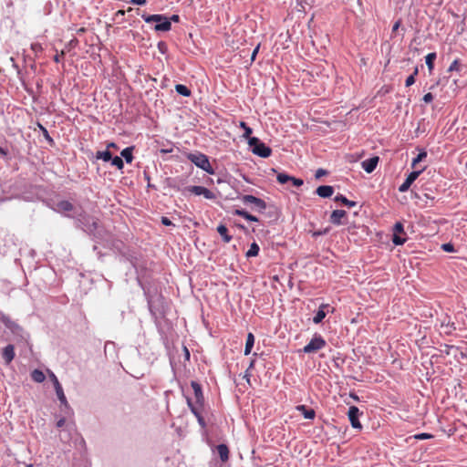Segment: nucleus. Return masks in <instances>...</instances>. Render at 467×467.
Instances as JSON below:
<instances>
[{
  "label": "nucleus",
  "mask_w": 467,
  "mask_h": 467,
  "mask_svg": "<svg viewBox=\"0 0 467 467\" xmlns=\"http://www.w3.org/2000/svg\"><path fill=\"white\" fill-rule=\"evenodd\" d=\"M191 386L193 389V398H186L187 405L192 413L196 417L200 426L204 429L206 422L202 414L205 410V400L202 389L201 385L196 381H192Z\"/></svg>",
  "instance_id": "nucleus-1"
},
{
  "label": "nucleus",
  "mask_w": 467,
  "mask_h": 467,
  "mask_svg": "<svg viewBox=\"0 0 467 467\" xmlns=\"http://www.w3.org/2000/svg\"><path fill=\"white\" fill-rule=\"evenodd\" d=\"M142 19L150 24L156 23L155 31L168 32L171 29V23L168 17L163 15H141Z\"/></svg>",
  "instance_id": "nucleus-2"
},
{
  "label": "nucleus",
  "mask_w": 467,
  "mask_h": 467,
  "mask_svg": "<svg viewBox=\"0 0 467 467\" xmlns=\"http://www.w3.org/2000/svg\"><path fill=\"white\" fill-rule=\"evenodd\" d=\"M188 159L194 163L200 169L205 171L209 174H214V170L213 169L208 157L202 153H191L188 155Z\"/></svg>",
  "instance_id": "nucleus-3"
},
{
  "label": "nucleus",
  "mask_w": 467,
  "mask_h": 467,
  "mask_svg": "<svg viewBox=\"0 0 467 467\" xmlns=\"http://www.w3.org/2000/svg\"><path fill=\"white\" fill-rule=\"evenodd\" d=\"M249 145L253 147V153L260 157L267 158L272 153V150L269 147H267L264 142H261L258 138H250Z\"/></svg>",
  "instance_id": "nucleus-4"
},
{
  "label": "nucleus",
  "mask_w": 467,
  "mask_h": 467,
  "mask_svg": "<svg viewBox=\"0 0 467 467\" xmlns=\"http://www.w3.org/2000/svg\"><path fill=\"white\" fill-rule=\"evenodd\" d=\"M241 200L244 203L253 204L254 206V208L260 212L265 210V208H266L265 202L260 198L254 196V195H249V194L244 195V196H242Z\"/></svg>",
  "instance_id": "nucleus-5"
},
{
  "label": "nucleus",
  "mask_w": 467,
  "mask_h": 467,
  "mask_svg": "<svg viewBox=\"0 0 467 467\" xmlns=\"http://www.w3.org/2000/svg\"><path fill=\"white\" fill-rule=\"evenodd\" d=\"M327 343L320 335H315L307 345L302 350H319L326 347Z\"/></svg>",
  "instance_id": "nucleus-6"
},
{
  "label": "nucleus",
  "mask_w": 467,
  "mask_h": 467,
  "mask_svg": "<svg viewBox=\"0 0 467 467\" xmlns=\"http://www.w3.org/2000/svg\"><path fill=\"white\" fill-rule=\"evenodd\" d=\"M362 412L359 411L358 408L356 407V406H351L348 410V420L351 423V426L354 428V429H358V430H361L362 429V425L358 420V417L359 415H361Z\"/></svg>",
  "instance_id": "nucleus-7"
},
{
  "label": "nucleus",
  "mask_w": 467,
  "mask_h": 467,
  "mask_svg": "<svg viewBox=\"0 0 467 467\" xmlns=\"http://www.w3.org/2000/svg\"><path fill=\"white\" fill-rule=\"evenodd\" d=\"M423 169L420 170V171H411L408 177L406 178V180L404 181V182L399 187V191L400 192H407L410 187L411 186V184L417 180V178L420 176V174L422 172Z\"/></svg>",
  "instance_id": "nucleus-8"
},
{
  "label": "nucleus",
  "mask_w": 467,
  "mask_h": 467,
  "mask_svg": "<svg viewBox=\"0 0 467 467\" xmlns=\"http://www.w3.org/2000/svg\"><path fill=\"white\" fill-rule=\"evenodd\" d=\"M50 378H51V380L53 381L54 383V387H55V389H56V393H57V396L59 400V401L64 404L65 406L67 405V398L64 394V391H63V389L57 379V378L56 377V375L54 373H50Z\"/></svg>",
  "instance_id": "nucleus-9"
},
{
  "label": "nucleus",
  "mask_w": 467,
  "mask_h": 467,
  "mask_svg": "<svg viewBox=\"0 0 467 467\" xmlns=\"http://www.w3.org/2000/svg\"><path fill=\"white\" fill-rule=\"evenodd\" d=\"M189 192L195 195H203L206 199L212 200L214 199V193L209 189L203 186H191L188 189Z\"/></svg>",
  "instance_id": "nucleus-10"
},
{
  "label": "nucleus",
  "mask_w": 467,
  "mask_h": 467,
  "mask_svg": "<svg viewBox=\"0 0 467 467\" xmlns=\"http://www.w3.org/2000/svg\"><path fill=\"white\" fill-rule=\"evenodd\" d=\"M379 161V158L378 156H374L362 161L361 166L368 173H371L376 169Z\"/></svg>",
  "instance_id": "nucleus-11"
},
{
  "label": "nucleus",
  "mask_w": 467,
  "mask_h": 467,
  "mask_svg": "<svg viewBox=\"0 0 467 467\" xmlns=\"http://www.w3.org/2000/svg\"><path fill=\"white\" fill-rule=\"evenodd\" d=\"M347 215L346 211L344 210H335L330 214L329 221L331 223L335 225H340L342 224V219L345 218Z\"/></svg>",
  "instance_id": "nucleus-12"
},
{
  "label": "nucleus",
  "mask_w": 467,
  "mask_h": 467,
  "mask_svg": "<svg viewBox=\"0 0 467 467\" xmlns=\"http://www.w3.org/2000/svg\"><path fill=\"white\" fill-rule=\"evenodd\" d=\"M316 192L322 198H329L334 193V188L330 185H321L317 188Z\"/></svg>",
  "instance_id": "nucleus-13"
},
{
  "label": "nucleus",
  "mask_w": 467,
  "mask_h": 467,
  "mask_svg": "<svg viewBox=\"0 0 467 467\" xmlns=\"http://www.w3.org/2000/svg\"><path fill=\"white\" fill-rule=\"evenodd\" d=\"M400 233H403V225L400 223H397L394 225V235H393V239H392V242L396 245H400V244H403L405 243V239L400 238L399 236V234H400Z\"/></svg>",
  "instance_id": "nucleus-14"
},
{
  "label": "nucleus",
  "mask_w": 467,
  "mask_h": 467,
  "mask_svg": "<svg viewBox=\"0 0 467 467\" xmlns=\"http://www.w3.org/2000/svg\"><path fill=\"white\" fill-rule=\"evenodd\" d=\"M216 451L220 456V459L223 462H225L229 460V449L225 444H219L216 447Z\"/></svg>",
  "instance_id": "nucleus-15"
},
{
  "label": "nucleus",
  "mask_w": 467,
  "mask_h": 467,
  "mask_svg": "<svg viewBox=\"0 0 467 467\" xmlns=\"http://www.w3.org/2000/svg\"><path fill=\"white\" fill-rule=\"evenodd\" d=\"M296 410L302 412L304 417L308 420H313L316 416V412L313 409H307L306 405H298L296 407Z\"/></svg>",
  "instance_id": "nucleus-16"
},
{
  "label": "nucleus",
  "mask_w": 467,
  "mask_h": 467,
  "mask_svg": "<svg viewBox=\"0 0 467 467\" xmlns=\"http://www.w3.org/2000/svg\"><path fill=\"white\" fill-rule=\"evenodd\" d=\"M57 209L61 213H68L74 210V205L68 201H60L57 203Z\"/></svg>",
  "instance_id": "nucleus-17"
},
{
  "label": "nucleus",
  "mask_w": 467,
  "mask_h": 467,
  "mask_svg": "<svg viewBox=\"0 0 467 467\" xmlns=\"http://www.w3.org/2000/svg\"><path fill=\"white\" fill-rule=\"evenodd\" d=\"M217 232L223 238L224 243H230L232 240V235L228 234V229L225 225L220 224L217 226Z\"/></svg>",
  "instance_id": "nucleus-18"
},
{
  "label": "nucleus",
  "mask_w": 467,
  "mask_h": 467,
  "mask_svg": "<svg viewBox=\"0 0 467 467\" xmlns=\"http://www.w3.org/2000/svg\"><path fill=\"white\" fill-rule=\"evenodd\" d=\"M234 213L235 215L241 216V217H243V218H244V219H246L248 221H251V222H258L259 221L256 216L250 214L248 212H246L244 210H238L237 209V210H235L234 212Z\"/></svg>",
  "instance_id": "nucleus-19"
},
{
  "label": "nucleus",
  "mask_w": 467,
  "mask_h": 467,
  "mask_svg": "<svg viewBox=\"0 0 467 467\" xmlns=\"http://www.w3.org/2000/svg\"><path fill=\"white\" fill-rule=\"evenodd\" d=\"M31 378L32 379L35 381V382H37V383H41L45 380L46 379V376L45 374L43 373V371L39 370V369H34L32 372H31Z\"/></svg>",
  "instance_id": "nucleus-20"
},
{
  "label": "nucleus",
  "mask_w": 467,
  "mask_h": 467,
  "mask_svg": "<svg viewBox=\"0 0 467 467\" xmlns=\"http://www.w3.org/2000/svg\"><path fill=\"white\" fill-rule=\"evenodd\" d=\"M327 306V305H322L317 314L315 315L313 318V322L315 324L320 323L326 317V312L324 311V308Z\"/></svg>",
  "instance_id": "nucleus-21"
},
{
  "label": "nucleus",
  "mask_w": 467,
  "mask_h": 467,
  "mask_svg": "<svg viewBox=\"0 0 467 467\" xmlns=\"http://www.w3.org/2000/svg\"><path fill=\"white\" fill-rule=\"evenodd\" d=\"M133 148L128 147L121 150L120 155L125 159L128 163H130L133 160L132 155Z\"/></svg>",
  "instance_id": "nucleus-22"
},
{
  "label": "nucleus",
  "mask_w": 467,
  "mask_h": 467,
  "mask_svg": "<svg viewBox=\"0 0 467 467\" xmlns=\"http://www.w3.org/2000/svg\"><path fill=\"white\" fill-rule=\"evenodd\" d=\"M96 158L98 160H103L104 161H109L112 159V154L109 150L105 151L99 150L96 152Z\"/></svg>",
  "instance_id": "nucleus-23"
},
{
  "label": "nucleus",
  "mask_w": 467,
  "mask_h": 467,
  "mask_svg": "<svg viewBox=\"0 0 467 467\" xmlns=\"http://www.w3.org/2000/svg\"><path fill=\"white\" fill-rule=\"evenodd\" d=\"M436 59V53H429L425 57V62L430 71L433 69L434 60Z\"/></svg>",
  "instance_id": "nucleus-24"
},
{
  "label": "nucleus",
  "mask_w": 467,
  "mask_h": 467,
  "mask_svg": "<svg viewBox=\"0 0 467 467\" xmlns=\"http://www.w3.org/2000/svg\"><path fill=\"white\" fill-rule=\"evenodd\" d=\"M259 250H260V248H259L258 244L255 242H254L253 244H251L250 248L246 252L245 255H246V257L256 256L259 253Z\"/></svg>",
  "instance_id": "nucleus-25"
},
{
  "label": "nucleus",
  "mask_w": 467,
  "mask_h": 467,
  "mask_svg": "<svg viewBox=\"0 0 467 467\" xmlns=\"http://www.w3.org/2000/svg\"><path fill=\"white\" fill-rule=\"evenodd\" d=\"M175 90L177 91V93L184 97H189L191 95V90L182 84H177L175 86Z\"/></svg>",
  "instance_id": "nucleus-26"
},
{
  "label": "nucleus",
  "mask_w": 467,
  "mask_h": 467,
  "mask_svg": "<svg viewBox=\"0 0 467 467\" xmlns=\"http://www.w3.org/2000/svg\"><path fill=\"white\" fill-rule=\"evenodd\" d=\"M335 201L340 202L341 203H343L348 207H354L357 204L355 202L348 200L345 196H343L341 194L336 196Z\"/></svg>",
  "instance_id": "nucleus-27"
},
{
  "label": "nucleus",
  "mask_w": 467,
  "mask_h": 467,
  "mask_svg": "<svg viewBox=\"0 0 467 467\" xmlns=\"http://www.w3.org/2000/svg\"><path fill=\"white\" fill-rule=\"evenodd\" d=\"M254 337L252 333H249L247 335L244 350H251L254 347Z\"/></svg>",
  "instance_id": "nucleus-28"
},
{
  "label": "nucleus",
  "mask_w": 467,
  "mask_h": 467,
  "mask_svg": "<svg viewBox=\"0 0 467 467\" xmlns=\"http://www.w3.org/2000/svg\"><path fill=\"white\" fill-rule=\"evenodd\" d=\"M15 358V352H2V358L5 364L8 365Z\"/></svg>",
  "instance_id": "nucleus-29"
},
{
  "label": "nucleus",
  "mask_w": 467,
  "mask_h": 467,
  "mask_svg": "<svg viewBox=\"0 0 467 467\" xmlns=\"http://www.w3.org/2000/svg\"><path fill=\"white\" fill-rule=\"evenodd\" d=\"M110 161H111V164L116 166L119 170H122L123 169L124 163H123V161H122V159L120 157L115 156Z\"/></svg>",
  "instance_id": "nucleus-30"
},
{
  "label": "nucleus",
  "mask_w": 467,
  "mask_h": 467,
  "mask_svg": "<svg viewBox=\"0 0 467 467\" xmlns=\"http://www.w3.org/2000/svg\"><path fill=\"white\" fill-rule=\"evenodd\" d=\"M240 127L244 129V137L250 139V135L253 133V130L250 127H248L246 123L244 121L240 122Z\"/></svg>",
  "instance_id": "nucleus-31"
},
{
  "label": "nucleus",
  "mask_w": 467,
  "mask_h": 467,
  "mask_svg": "<svg viewBox=\"0 0 467 467\" xmlns=\"http://www.w3.org/2000/svg\"><path fill=\"white\" fill-rule=\"evenodd\" d=\"M418 74V68L415 67L413 73L409 76L406 79V82H405V85L406 87H410L411 85H413L415 83V76Z\"/></svg>",
  "instance_id": "nucleus-32"
},
{
  "label": "nucleus",
  "mask_w": 467,
  "mask_h": 467,
  "mask_svg": "<svg viewBox=\"0 0 467 467\" xmlns=\"http://www.w3.org/2000/svg\"><path fill=\"white\" fill-rule=\"evenodd\" d=\"M277 179V182L281 184H285L287 182H290V180L292 179V176H289L285 173H279L276 177Z\"/></svg>",
  "instance_id": "nucleus-33"
},
{
  "label": "nucleus",
  "mask_w": 467,
  "mask_h": 467,
  "mask_svg": "<svg viewBox=\"0 0 467 467\" xmlns=\"http://www.w3.org/2000/svg\"><path fill=\"white\" fill-rule=\"evenodd\" d=\"M426 157H427L426 151L420 152L418 154V156L415 159H413L411 166L414 168L418 162L421 161Z\"/></svg>",
  "instance_id": "nucleus-34"
},
{
  "label": "nucleus",
  "mask_w": 467,
  "mask_h": 467,
  "mask_svg": "<svg viewBox=\"0 0 467 467\" xmlns=\"http://www.w3.org/2000/svg\"><path fill=\"white\" fill-rule=\"evenodd\" d=\"M460 66H461V65H460L459 60H458V59H455V60H453V61H452V63L450 65V67H449V69H448V70H449V71H453V70H455V71H459V70H460Z\"/></svg>",
  "instance_id": "nucleus-35"
},
{
  "label": "nucleus",
  "mask_w": 467,
  "mask_h": 467,
  "mask_svg": "<svg viewBox=\"0 0 467 467\" xmlns=\"http://www.w3.org/2000/svg\"><path fill=\"white\" fill-rule=\"evenodd\" d=\"M254 358L251 359L250 360V363H249V366L245 371V375L244 377L247 379V381L249 382V377H250V374L248 373L250 369H252L254 368Z\"/></svg>",
  "instance_id": "nucleus-36"
},
{
  "label": "nucleus",
  "mask_w": 467,
  "mask_h": 467,
  "mask_svg": "<svg viewBox=\"0 0 467 467\" xmlns=\"http://www.w3.org/2000/svg\"><path fill=\"white\" fill-rule=\"evenodd\" d=\"M290 182H292L293 185L296 186V187H299V186L303 185V183H304L303 180L297 179V178H295V177H292Z\"/></svg>",
  "instance_id": "nucleus-37"
},
{
  "label": "nucleus",
  "mask_w": 467,
  "mask_h": 467,
  "mask_svg": "<svg viewBox=\"0 0 467 467\" xmlns=\"http://www.w3.org/2000/svg\"><path fill=\"white\" fill-rule=\"evenodd\" d=\"M64 57H65V52L61 51L60 53L56 54V56L54 57V61L58 63L64 59Z\"/></svg>",
  "instance_id": "nucleus-38"
},
{
  "label": "nucleus",
  "mask_w": 467,
  "mask_h": 467,
  "mask_svg": "<svg viewBox=\"0 0 467 467\" xmlns=\"http://www.w3.org/2000/svg\"><path fill=\"white\" fill-rule=\"evenodd\" d=\"M422 99L425 103H430L433 100V95L431 93H427L423 96Z\"/></svg>",
  "instance_id": "nucleus-39"
},
{
  "label": "nucleus",
  "mask_w": 467,
  "mask_h": 467,
  "mask_svg": "<svg viewBox=\"0 0 467 467\" xmlns=\"http://www.w3.org/2000/svg\"><path fill=\"white\" fill-rule=\"evenodd\" d=\"M442 249L446 252H453L454 248L451 244H442Z\"/></svg>",
  "instance_id": "nucleus-40"
},
{
  "label": "nucleus",
  "mask_w": 467,
  "mask_h": 467,
  "mask_svg": "<svg viewBox=\"0 0 467 467\" xmlns=\"http://www.w3.org/2000/svg\"><path fill=\"white\" fill-rule=\"evenodd\" d=\"M327 174V171L326 170H323V169H318L317 171H316V178L317 179H319L321 178L322 176L326 175Z\"/></svg>",
  "instance_id": "nucleus-41"
},
{
  "label": "nucleus",
  "mask_w": 467,
  "mask_h": 467,
  "mask_svg": "<svg viewBox=\"0 0 467 467\" xmlns=\"http://www.w3.org/2000/svg\"><path fill=\"white\" fill-rule=\"evenodd\" d=\"M128 2L130 4H133V5H143L147 3L146 0H129Z\"/></svg>",
  "instance_id": "nucleus-42"
},
{
  "label": "nucleus",
  "mask_w": 467,
  "mask_h": 467,
  "mask_svg": "<svg viewBox=\"0 0 467 467\" xmlns=\"http://www.w3.org/2000/svg\"><path fill=\"white\" fill-rule=\"evenodd\" d=\"M161 223L166 226H170L172 224L171 221L168 217H165V216L161 217Z\"/></svg>",
  "instance_id": "nucleus-43"
},
{
  "label": "nucleus",
  "mask_w": 467,
  "mask_h": 467,
  "mask_svg": "<svg viewBox=\"0 0 467 467\" xmlns=\"http://www.w3.org/2000/svg\"><path fill=\"white\" fill-rule=\"evenodd\" d=\"M115 348V344H114V342H110V341H109V342H106V343H105L104 350H111V349H112V348Z\"/></svg>",
  "instance_id": "nucleus-44"
},
{
  "label": "nucleus",
  "mask_w": 467,
  "mask_h": 467,
  "mask_svg": "<svg viewBox=\"0 0 467 467\" xmlns=\"http://www.w3.org/2000/svg\"><path fill=\"white\" fill-rule=\"evenodd\" d=\"M258 50H259V45L254 48V50L253 51L252 55H251V59L254 61L255 59V57L258 53Z\"/></svg>",
  "instance_id": "nucleus-45"
},
{
  "label": "nucleus",
  "mask_w": 467,
  "mask_h": 467,
  "mask_svg": "<svg viewBox=\"0 0 467 467\" xmlns=\"http://www.w3.org/2000/svg\"><path fill=\"white\" fill-rule=\"evenodd\" d=\"M169 20L171 22H179L180 21V16L178 15H172Z\"/></svg>",
  "instance_id": "nucleus-46"
},
{
  "label": "nucleus",
  "mask_w": 467,
  "mask_h": 467,
  "mask_svg": "<svg viewBox=\"0 0 467 467\" xmlns=\"http://www.w3.org/2000/svg\"><path fill=\"white\" fill-rule=\"evenodd\" d=\"M65 422H66V420L64 418L60 419L59 420H57V428H61L65 425Z\"/></svg>",
  "instance_id": "nucleus-47"
},
{
  "label": "nucleus",
  "mask_w": 467,
  "mask_h": 467,
  "mask_svg": "<svg viewBox=\"0 0 467 467\" xmlns=\"http://www.w3.org/2000/svg\"><path fill=\"white\" fill-rule=\"evenodd\" d=\"M401 22L400 20H398L394 25H393V27H392V32H395L398 30V28L400 27Z\"/></svg>",
  "instance_id": "nucleus-48"
},
{
  "label": "nucleus",
  "mask_w": 467,
  "mask_h": 467,
  "mask_svg": "<svg viewBox=\"0 0 467 467\" xmlns=\"http://www.w3.org/2000/svg\"><path fill=\"white\" fill-rule=\"evenodd\" d=\"M125 15L124 10H119L115 13V18H118L119 16H123Z\"/></svg>",
  "instance_id": "nucleus-49"
},
{
  "label": "nucleus",
  "mask_w": 467,
  "mask_h": 467,
  "mask_svg": "<svg viewBox=\"0 0 467 467\" xmlns=\"http://www.w3.org/2000/svg\"><path fill=\"white\" fill-rule=\"evenodd\" d=\"M32 49H33L34 51L40 50V49H41V46H40V44H38V43L33 44V45H32Z\"/></svg>",
  "instance_id": "nucleus-50"
},
{
  "label": "nucleus",
  "mask_w": 467,
  "mask_h": 467,
  "mask_svg": "<svg viewBox=\"0 0 467 467\" xmlns=\"http://www.w3.org/2000/svg\"><path fill=\"white\" fill-rule=\"evenodd\" d=\"M15 349V346L12 345V344H8L6 347H5L3 348V350H6V351H9V350H14Z\"/></svg>",
  "instance_id": "nucleus-51"
},
{
  "label": "nucleus",
  "mask_w": 467,
  "mask_h": 467,
  "mask_svg": "<svg viewBox=\"0 0 467 467\" xmlns=\"http://www.w3.org/2000/svg\"><path fill=\"white\" fill-rule=\"evenodd\" d=\"M430 437H431V435H429V434H427V433H422V434H420V435L419 436V438H420V439H426V438H430Z\"/></svg>",
  "instance_id": "nucleus-52"
},
{
  "label": "nucleus",
  "mask_w": 467,
  "mask_h": 467,
  "mask_svg": "<svg viewBox=\"0 0 467 467\" xmlns=\"http://www.w3.org/2000/svg\"><path fill=\"white\" fill-rule=\"evenodd\" d=\"M107 148L109 149V148H117V145L114 143V142H110L107 145Z\"/></svg>",
  "instance_id": "nucleus-53"
},
{
  "label": "nucleus",
  "mask_w": 467,
  "mask_h": 467,
  "mask_svg": "<svg viewBox=\"0 0 467 467\" xmlns=\"http://www.w3.org/2000/svg\"><path fill=\"white\" fill-rule=\"evenodd\" d=\"M185 359L190 360V352H184Z\"/></svg>",
  "instance_id": "nucleus-54"
},
{
  "label": "nucleus",
  "mask_w": 467,
  "mask_h": 467,
  "mask_svg": "<svg viewBox=\"0 0 467 467\" xmlns=\"http://www.w3.org/2000/svg\"><path fill=\"white\" fill-rule=\"evenodd\" d=\"M0 154H3V155L6 154V150H4L2 147H0Z\"/></svg>",
  "instance_id": "nucleus-55"
},
{
  "label": "nucleus",
  "mask_w": 467,
  "mask_h": 467,
  "mask_svg": "<svg viewBox=\"0 0 467 467\" xmlns=\"http://www.w3.org/2000/svg\"><path fill=\"white\" fill-rule=\"evenodd\" d=\"M350 396H351L354 400H358V397L356 394H353V393H352V394H350Z\"/></svg>",
  "instance_id": "nucleus-56"
},
{
  "label": "nucleus",
  "mask_w": 467,
  "mask_h": 467,
  "mask_svg": "<svg viewBox=\"0 0 467 467\" xmlns=\"http://www.w3.org/2000/svg\"><path fill=\"white\" fill-rule=\"evenodd\" d=\"M351 230H352V228H351V227H348V234H352V231H351Z\"/></svg>",
  "instance_id": "nucleus-57"
},
{
  "label": "nucleus",
  "mask_w": 467,
  "mask_h": 467,
  "mask_svg": "<svg viewBox=\"0 0 467 467\" xmlns=\"http://www.w3.org/2000/svg\"><path fill=\"white\" fill-rule=\"evenodd\" d=\"M462 358H466V354L464 352H461Z\"/></svg>",
  "instance_id": "nucleus-58"
},
{
  "label": "nucleus",
  "mask_w": 467,
  "mask_h": 467,
  "mask_svg": "<svg viewBox=\"0 0 467 467\" xmlns=\"http://www.w3.org/2000/svg\"><path fill=\"white\" fill-rule=\"evenodd\" d=\"M43 130H44V132H45L46 134H47V130H46V129H43ZM47 137L51 140V139L48 137V135H47Z\"/></svg>",
  "instance_id": "nucleus-59"
},
{
  "label": "nucleus",
  "mask_w": 467,
  "mask_h": 467,
  "mask_svg": "<svg viewBox=\"0 0 467 467\" xmlns=\"http://www.w3.org/2000/svg\"><path fill=\"white\" fill-rule=\"evenodd\" d=\"M131 10H132V8H131V7H129L127 11H128V12H130Z\"/></svg>",
  "instance_id": "nucleus-60"
},
{
  "label": "nucleus",
  "mask_w": 467,
  "mask_h": 467,
  "mask_svg": "<svg viewBox=\"0 0 467 467\" xmlns=\"http://www.w3.org/2000/svg\"><path fill=\"white\" fill-rule=\"evenodd\" d=\"M161 46H164L163 43H159V47H161Z\"/></svg>",
  "instance_id": "nucleus-61"
},
{
  "label": "nucleus",
  "mask_w": 467,
  "mask_h": 467,
  "mask_svg": "<svg viewBox=\"0 0 467 467\" xmlns=\"http://www.w3.org/2000/svg\"><path fill=\"white\" fill-rule=\"evenodd\" d=\"M321 234V233H314V235Z\"/></svg>",
  "instance_id": "nucleus-62"
},
{
  "label": "nucleus",
  "mask_w": 467,
  "mask_h": 467,
  "mask_svg": "<svg viewBox=\"0 0 467 467\" xmlns=\"http://www.w3.org/2000/svg\"><path fill=\"white\" fill-rule=\"evenodd\" d=\"M250 353H251V352L245 351V352H244V355H248V354H250Z\"/></svg>",
  "instance_id": "nucleus-63"
},
{
  "label": "nucleus",
  "mask_w": 467,
  "mask_h": 467,
  "mask_svg": "<svg viewBox=\"0 0 467 467\" xmlns=\"http://www.w3.org/2000/svg\"><path fill=\"white\" fill-rule=\"evenodd\" d=\"M27 467H32V465H29V466H27Z\"/></svg>",
  "instance_id": "nucleus-64"
}]
</instances>
